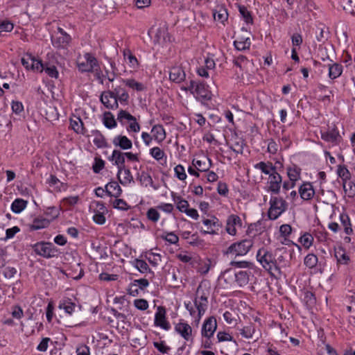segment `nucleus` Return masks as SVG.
Here are the masks:
<instances>
[{
    "instance_id": "31",
    "label": "nucleus",
    "mask_w": 355,
    "mask_h": 355,
    "mask_svg": "<svg viewBox=\"0 0 355 355\" xmlns=\"http://www.w3.org/2000/svg\"><path fill=\"white\" fill-rule=\"evenodd\" d=\"M214 18L215 21H220L223 24L228 18V13L224 8H219L214 12Z\"/></svg>"
},
{
    "instance_id": "63",
    "label": "nucleus",
    "mask_w": 355,
    "mask_h": 355,
    "mask_svg": "<svg viewBox=\"0 0 355 355\" xmlns=\"http://www.w3.org/2000/svg\"><path fill=\"white\" fill-rule=\"evenodd\" d=\"M154 346L157 350L164 354H167L170 350V347L166 346L164 341H161L160 343L155 342Z\"/></svg>"
},
{
    "instance_id": "39",
    "label": "nucleus",
    "mask_w": 355,
    "mask_h": 355,
    "mask_svg": "<svg viewBox=\"0 0 355 355\" xmlns=\"http://www.w3.org/2000/svg\"><path fill=\"white\" fill-rule=\"evenodd\" d=\"M138 179L142 185L145 187H148V185L153 187V179L147 173L142 171L139 174Z\"/></svg>"
},
{
    "instance_id": "8",
    "label": "nucleus",
    "mask_w": 355,
    "mask_h": 355,
    "mask_svg": "<svg viewBox=\"0 0 355 355\" xmlns=\"http://www.w3.org/2000/svg\"><path fill=\"white\" fill-rule=\"evenodd\" d=\"M71 40V36L60 27L58 28V32L51 36L52 44L57 49L67 48Z\"/></svg>"
},
{
    "instance_id": "37",
    "label": "nucleus",
    "mask_w": 355,
    "mask_h": 355,
    "mask_svg": "<svg viewBox=\"0 0 355 355\" xmlns=\"http://www.w3.org/2000/svg\"><path fill=\"white\" fill-rule=\"evenodd\" d=\"M173 200L177 205V209L181 212H185L189 208V202L186 200L182 199L180 196H173Z\"/></svg>"
},
{
    "instance_id": "6",
    "label": "nucleus",
    "mask_w": 355,
    "mask_h": 355,
    "mask_svg": "<svg viewBox=\"0 0 355 355\" xmlns=\"http://www.w3.org/2000/svg\"><path fill=\"white\" fill-rule=\"evenodd\" d=\"M35 253L46 259L55 257L58 254V248L51 243L40 242L33 245Z\"/></svg>"
},
{
    "instance_id": "7",
    "label": "nucleus",
    "mask_w": 355,
    "mask_h": 355,
    "mask_svg": "<svg viewBox=\"0 0 355 355\" xmlns=\"http://www.w3.org/2000/svg\"><path fill=\"white\" fill-rule=\"evenodd\" d=\"M250 274L248 271L241 270L239 272H235L232 269L226 270L223 273V277H225V281L227 279H230L232 277L234 278V282L239 287H243L247 285L250 280Z\"/></svg>"
},
{
    "instance_id": "22",
    "label": "nucleus",
    "mask_w": 355,
    "mask_h": 355,
    "mask_svg": "<svg viewBox=\"0 0 355 355\" xmlns=\"http://www.w3.org/2000/svg\"><path fill=\"white\" fill-rule=\"evenodd\" d=\"M106 193L110 196L118 198L122 193V189L116 182L112 181L105 186Z\"/></svg>"
},
{
    "instance_id": "11",
    "label": "nucleus",
    "mask_w": 355,
    "mask_h": 355,
    "mask_svg": "<svg viewBox=\"0 0 355 355\" xmlns=\"http://www.w3.org/2000/svg\"><path fill=\"white\" fill-rule=\"evenodd\" d=\"M125 153H122L118 150H114L111 157L109 159L112 162H114V164L118 167V173L117 176H119L122 174L123 170L125 167Z\"/></svg>"
},
{
    "instance_id": "59",
    "label": "nucleus",
    "mask_w": 355,
    "mask_h": 355,
    "mask_svg": "<svg viewBox=\"0 0 355 355\" xmlns=\"http://www.w3.org/2000/svg\"><path fill=\"white\" fill-rule=\"evenodd\" d=\"M134 305L141 311H145L148 307V302L144 299H137L134 301Z\"/></svg>"
},
{
    "instance_id": "41",
    "label": "nucleus",
    "mask_w": 355,
    "mask_h": 355,
    "mask_svg": "<svg viewBox=\"0 0 355 355\" xmlns=\"http://www.w3.org/2000/svg\"><path fill=\"white\" fill-rule=\"evenodd\" d=\"M250 44V37H245L243 42H240L239 40H235L234 42V45L235 48L239 51H244L246 49H249Z\"/></svg>"
},
{
    "instance_id": "27",
    "label": "nucleus",
    "mask_w": 355,
    "mask_h": 355,
    "mask_svg": "<svg viewBox=\"0 0 355 355\" xmlns=\"http://www.w3.org/2000/svg\"><path fill=\"white\" fill-rule=\"evenodd\" d=\"M152 136L158 142H162L166 138L165 130L162 125H155L151 130Z\"/></svg>"
},
{
    "instance_id": "14",
    "label": "nucleus",
    "mask_w": 355,
    "mask_h": 355,
    "mask_svg": "<svg viewBox=\"0 0 355 355\" xmlns=\"http://www.w3.org/2000/svg\"><path fill=\"white\" fill-rule=\"evenodd\" d=\"M175 330L181 335L186 340H192V328L186 322H179L175 324Z\"/></svg>"
},
{
    "instance_id": "17",
    "label": "nucleus",
    "mask_w": 355,
    "mask_h": 355,
    "mask_svg": "<svg viewBox=\"0 0 355 355\" xmlns=\"http://www.w3.org/2000/svg\"><path fill=\"white\" fill-rule=\"evenodd\" d=\"M196 98L201 101H209L211 98V93L208 87L203 83H199L196 85L195 93Z\"/></svg>"
},
{
    "instance_id": "18",
    "label": "nucleus",
    "mask_w": 355,
    "mask_h": 355,
    "mask_svg": "<svg viewBox=\"0 0 355 355\" xmlns=\"http://www.w3.org/2000/svg\"><path fill=\"white\" fill-rule=\"evenodd\" d=\"M299 193L303 200H309L313 197L315 191L310 182H305L300 187Z\"/></svg>"
},
{
    "instance_id": "46",
    "label": "nucleus",
    "mask_w": 355,
    "mask_h": 355,
    "mask_svg": "<svg viewBox=\"0 0 355 355\" xmlns=\"http://www.w3.org/2000/svg\"><path fill=\"white\" fill-rule=\"evenodd\" d=\"M318 263V257L313 254H309L304 258V264L310 268H314Z\"/></svg>"
},
{
    "instance_id": "54",
    "label": "nucleus",
    "mask_w": 355,
    "mask_h": 355,
    "mask_svg": "<svg viewBox=\"0 0 355 355\" xmlns=\"http://www.w3.org/2000/svg\"><path fill=\"white\" fill-rule=\"evenodd\" d=\"M146 216L148 219L153 223L157 222L159 218V213L155 208L149 209L147 211Z\"/></svg>"
},
{
    "instance_id": "21",
    "label": "nucleus",
    "mask_w": 355,
    "mask_h": 355,
    "mask_svg": "<svg viewBox=\"0 0 355 355\" xmlns=\"http://www.w3.org/2000/svg\"><path fill=\"white\" fill-rule=\"evenodd\" d=\"M193 165L199 171H207L211 166V161L207 157H202V159H193Z\"/></svg>"
},
{
    "instance_id": "48",
    "label": "nucleus",
    "mask_w": 355,
    "mask_h": 355,
    "mask_svg": "<svg viewBox=\"0 0 355 355\" xmlns=\"http://www.w3.org/2000/svg\"><path fill=\"white\" fill-rule=\"evenodd\" d=\"M135 266L141 273H144L148 270L149 271L150 270L147 263L145 261L141 260V259H136L135 261Z\"/></svg>"
},
{
    "instance_id": "64",
    "label": "nucleus",
    "mask_w": 355,
    "mask_h": 355,
    "mask_svg": "<svg viewBox=\"0 0 355 355\" xmlns=\"http://www.w3.org/2000/svg\"><path fill=\"white\" fill-rule=\"evenodd\" d=\"M279 232L282 236L286 237L291 234L292 227L290 225L284 224L280 226Z\"/></svg>"
},
{
    "instance_id": "55",
    "label": "nucleus",
    "mask_w": 355,
    "mask_h": 355,
    "mask_svg": "<svg viewBox=\"0 0 355 355\" xmlns=\"http://www.w3.org/2000/svg\"><path fill=\"white\" fill-rule=\"evenodd\" d=\"M128 123L129 124L127 127L128 131L138 132L140 130V125L137 122V119L134 116H132V120H130Z\"/></svg>"
},
{
    "instance_id": "49",
    "label": "nucleus",
    "mask_w": 355,
    "mask_h": 355,
    "mask_svg": "<svg viewBox=\"0 0 355 355\" xmlns=\"http://www.w3.org/2000/svg\"><path fill=\"white\" fill-rule=\"evenodd\" d=\"M44 69V66L41 60H37L33 56V61L31 63V69L33 71L42 72Z\"/></svg>"
},
{
    "instance_id": "25",
    "label": "nucleus",
    "mask_w": 355,
    "mask_h": 355,
    "mask_svg": "<svg viewBox=\"0 0 355 355\" xmlns=\"http://www.w3.org/2000/svg\"><path fill=\"white\" fill-rule=\"evenodd\" d=\"M111 93L113 94V96L116 98V101H119L120 102H127L129 98V95L128 92L121 87V86L116 87Z\"/></svg>"
},
{
    "instance_id": "13",
    "label": "nucleus",
    "mask_w": 355,
    "mask_h": 355,
    "mask_svg": "<svg viewBox=\"0 0 355 355\" xmlns=\"http://www.w3.org/2000/svg\"><path fill=\"white\" fill-rule=\"evenodd\" d=\"M100 100L107 109L114 110L119 106L118 101L110 90L103 92L101 95Z\"/></svg>"
},
{
    "instance_id": "28",
    "label": "nucleus",
    "mask_w": 355,
    "mask_h": 355,
    "mask_svg": "<svg viewBox=\"0 0 355 355\" xmlns=\"http://www.w3.org/2000/svg\"><path fill=\"white\" fill-rule=\"evenodd\" d=\"M92 135L94 137L93 142L98 148H105L107 146V141L99 130H92Z\"/></svg>"
},
{
    "instance_id": "15",
    "label": "nucleus",
    "mask_w": 355,
    "mask_h": 355,
    "mask_svg": "<svg viewBox=\"0 0 355 355\" xmlns=\"http://www.w3.org/2000/svg\"><path fill=\"white\" fill-rule=\"evenodd\" d=\"M236 226H241V220L236 215H230L226 223V231L230 235H235L236 234Z\"/></svg>"
},
{
    "instance_id": "51",
    "label": "nucleus",
    "mask_w": 355,
    "mask_h": 355,
    "mask_svg": "<svg viewBox=\"0 0 355 355\" xmlns=\"http://www.w3.org/2000/svg\"><path fill=\"white\" fill-rule=\"evenodd\" d=\"M150 155L157 161L162 159L165 155L164 152L159 147H154L150 150Z\"/></svg>"
},
{
    "instance_id": "35",
    "label": "nucleus",
    "mask_w": 355,
    "mask_h": 355,
    "mask_svg": "<svg viewBox=\"0 0 355 355\" xmlns=\"http://www.w3.org/2000/svg\"><path fill=\"white\" fill-rule=\"evenodd\" d=\"M343 187L345 192L349 198L355 196V184L350 180L343 182Z\"/></svg>"
},
{
    "instance_id": "20",
    "label": "nucleus",
    "mask_w": 355,
    "mask_h": 355,
    "mask_svg": "<svg viewBox=\"0 0 355 355\" xmlns=\"http://www.w3.org/2000/svg\"><path fill=\"white\" fill-rule=\"evenodd\" d=\"M115 146H119L123 150L130 149L132 146V143L126 136L119 135L114 138L112 141Z\"/></svg>"
},
{
    "instance_id": "2",
    "label": "nucleus",
    "mask_w": 355,
    "mask_h": 355,
    "mask_svg": "<svg viewBox=\"0 0 355 355\" xmlns=\"http://www.w3.org/2000/svg\"><path fill=\"white\" fill-rule=\"evenodd\" d=\"M293 253V250L285 247L277 248L275 250V272L280 273L282 268L290 266Z\"/></svg>"
},
{
    "instance_id": "32",
    "label": "nucleus",
    "mask_w": 355,
    "mask_h": 355,
    "mask_svg": "<svg viewBox=\"0 0 355 355\" xmlns=\"http://www.w3.org/2000/svg\"><path fill=\"white\" fill-rule=\"evenodd\" d=\"M121 82L125 84L130 88L135 89L137 92H141L145 89L144 85L139 82H137L135 79H122Z\"/></svg>"
},
{
    "instance_id": "34",
    "label": "nucleus",
    "mask_w": 355,
    "mask_h": 355,
    "mask_svg": "<svg viewBox=\"0 0 355 355\" xmlns=\"http://www.w3.org/2000/svg\"><path fill=\"white\" fill-rule=\"evenodd\" d=\"M340 220L341 225L344 227V231L347 234H350L352 233V229L351 227V223L349 217L346 214H341L340 216Z\"/></svg>"
},
{
    "instance_id": "36",
    "label": "nucleus",
    "mask_w": 355,
    "mask_h": 355,
    "mask_svg": "<svg viewBox=\"0 0 355 355\" xmlns=\"http://www.w3.org/2000/svg\"><path fill=\"white\" fill-rule=\"evenodd\" d=\"M46 118L49 121L58 120L59 114L54 106H49L46 110Z\"/></svg>"
},
{
    "instance_id": "43",
    "label": "nucleus",
    "mask_w": 355,
    "mask_h": 355,
    "mask_svg": "<svg viewBox=\"0 0 355 355\" xmlns=\"http://www.w3.org/2000/svg\"><path fill=\"white\" fill-rule=\"evenodd\" d=\"M316 39L318 42L324 43L329 37V31L323 28H318L316 31Z\"/></svg>"
},
{
    "instance_id": "16",
    "label": "nucleus",
    "mask_w": 355,
    "mask_h": 355,
    "mask_svg": "<svg viewBox=\"0 0 355 355\" xmlns=\"http://www.w3.org/2000/svg\"><path fill=\"white\" fill-rule=\"evenodd\" d=\"M321 138L328 142L338 144L341 139L340 135L336 128L329 129L326 132H321Z\"/></svg>"
},
{
    "instance_id": "44",
    "label": "nucleus",
    "mask_w": 355,
    "mask_h": 355,
    "mask_svg": "<svg viewBox=\"0 0 355 355\" xmlns=\"http://www.w3.org/2000/svg\"><path fill=\"white\" fill-rule=\"evenodd\" d=\"M299 241L305 248L308 249L313 243V237L311 234L305 233L300 238Z\"/></svg>"
},
{
    "instance_id": "30",
    "label": "nucleus",
    "mask_w": 355,
    "mask_h": 355,
    "mask_svg": "<svg viewBox=\"0 0 355 355\" xmlns=\"http://www.w3.org/2000/svg\"><path fill=\"white\" fill-rule=\"evenodd\" d=\"M27 205V201L21 199H15L11 205V210L16 214L21 212Z\"/></svg>"
},
{
    "instance_id": "62",
    "label": "nucleus",
    "mask_w": 355,
    "mask_h": 355,
    "mask_svg": "<svg viewBox=\"0 0 355 355\" xmlns=\"http://www.w3.org/2000/svg\"><path fill=\"white\" fill-rule=\"evenodd\" d=\"M105 163L104 161L101 159H95V162L92 166L93 171L94 173H99L104 167Z\"/></svg>"
},
{
    "instance_id": "57",
    "label": "nucleus",
    "mask_w": 355,
    "mask_h": 355,
    "mask_svg": "<svg viewBox=\"0 0 355 355\" xmlns=\"http://www.w3.org/2000/svg\"><path fill=\"white\" fill-rule=\"evenodd\" d=\"M160 237L171 244H176L179 241L178 236L173 232L168 233L166 235L162 234Z\"/></svg>"
},
{
    "instance_id": "50",
    "label": "nucleus",
    "mask_w": 355,
    "mask_h": 355,
    "mask_svg": "<svg viewBox=\"0 0 355 355\" xmlns=\"http://www.w3.org/2000/svg\"><path fill=\"white\" fill-rule=\"evenodd\" d=\"M203 223L207 226V230L202 231L204 234H216L215 230L213 229V227L216 226V223L211 220L205 219L203 220Z\"/></svg>"
},
{
    "instance_id": "53",
    "label": "nucleus",
    "mask_w": 355,
    "mask_h": 355,
    "mask_svg": "<svg viewBox=\"0 0 355 355\" xmlns=\"http://www.w3.org/2000/svg\"><path fill=\"white\" fill-rule=\"evenodd\" d=\"M335 256L337 259L338 263L346 264L349 261L348 256L346 255L345 252L342 249H339L338 251L335 252Z\"/></svg>"
},
{
    "instance_id": "33",
    "label": "nucleus",
    "mask_w": 355,
    "mask_h": 355,
    "mask_svg": "<svg viewBox=\"0 0 355 355\" xmlns=\"http://www.w3.org/2000/svg\"><path fill=\"white\" fill-rule=\"evenodd\" d=\"M76 307V304L72 302L69 299L63 300L59 304L60 309H64V311L71 315Z\"/></svg>"
},
{
    "instance_id": "3",
    "label": "nucleus",
    "mask_w": 355,
    "mask_h": 355,
    "mask_svg": "<svg viewBox=\"0 0 355 355\" xmlns=\"http://www.w3.org/2000/svg\"><path fill=\"white\" fill-rule=\"evenodd\" d=\"M257 259L265 270L270 272H275V252L261 248L257 253Z\"/></svg>"
},
{
    "instance_id": "60",
    "label": "nucleus",
    "mask_w": 355,
    "mask_h": 355,
    "mask_svg": "<svg viewBox=\"0 0 355 355\" xmlns=\"http://www.w3.org/2000/svg\"><path fill=\"white\" fill-rule=\"evenodd\" d=\"M14 28L13 24L9 21H3L0 23V33L1 32H10Z\"/></svg>"
},
{
    "instance_id": "56",
    "label": "nucleus",
    "mask_w": 355,
    "mask_h": 355,
    "mask_svg": "<svg viewBox=\"0 0 355 355\" xmlns=\"http://www.w3.org/2000/svg\"><path fill=\"white\" fill-rule=\"evenodd\" d=\"M175 176L180 180H184L187 178L184 168L181 165H177L174 168Z\"/></svg>"
},
{
    "instance_id": "38",
    "label": "nucleus",
    "mask_w": 355,
    "mask_h": 355,
    "mask_svg": "<svg viewBox=\"0 0 355 355\" xmlns=\"http://www.w3.org/2000/svg\"><path fill=\"white\" fill-rule=\"evenodd\" d=\"M338 175L342 179L343 182L350 180L351 173L344 165H339L337 169Z\"/></svg>"
},
{
    "instance_id": "47",
    "label": "nucleus",
    "mask_w": 355,
    "mask_h": 355,
    "mask_svg": "<svg viewBox=\"0 0 355 355\" xmlns=\"http://www.w3.org/2000/svg\"><path fill=\"white\" fill-rule=\"evenodd\" d=\"M230 265L232 266H234L239 268H253L254 263L250 261H232L230 262Z\"/></svg>"
},
{
    "instance_id": "5",
    "label": "nucleus",
    "mask_w": 355,
    "mask_h": 355,
    "mask_svg": "<svg viewBox=\"0 0 355 355\" xmlns=\"http://www.w3.org/2000/svg\"><path fill=\"white\" fill-rule=\"evenodd\" d=\"M268 216L270 220H276L287 209V203L282 198L271 196Z\"/></svg>"
},
{
    "instance_id": "45",
    "label": "nucleus",
    "mask_w": 355,
    "mask_h": 355,
    "mask_svg": "<svg viewBox=\"0 0 355 355\" xmlns=\"http://www.w3.org/2000/svg\"><path fill=\"white\" fill-rule=\"evenodd\" d=\"M122 173H123V179H121L120 177L118 178L121 184L125 185L133 181V177L128 168H125V167H124Z\"/></svg>"
},
{
    "instance_id": "42",
    "label": "nucleus",
    "mask_w": 355,
    "mask_h": 355,
    "mask_svg": "<svg viewBox=\"0 0 355 355\" xmlns=\"http://www.w3.org/2000/svg\"><path fill=\"white\" fill-rule=\"evenodd\" d=\"M240 333L245 338H252L256 333V329L253 325H249L241 329Z\"/></svg>"
},
{
    "instance_id": "61",
    "label": "nucleus",
    "mask_w": 355,
    "mask_h": 355,
    "mask_svg": "<svg viewBox=\"0 0 355 355\" xmlns=\"http://www.w3.org/2000/svg\"><path fill=\"white\" fill-rule=\"evenodd\" d=\"M287 174L289 180L295 182L298 180L300 177V173L295 168H288Z\"/></svg>"
},
{
    "instance_id": "23",
    "label": "nucleus",
    "mask_w": 355,
    "mask_h": 355,
    "mask_svg": "<svg viewBox=\"0 0 355 355\" xmlns=\"http://www.w3.org/2000/svg\"><path fill=\"white\" fill-rule=\"evenodd\" d=\"M330 63L327 64L329 69V77L331 79H335L341 75L343 67L341 64L338 63H333L332 60H330Z\"/></svg>"
},
{
    "instance_id": "24",
    "label": "nucleus",
    "mask_w": 355,
    "mask_h": 355,
    "mask_svg": "<svg viewBox=\"0 0 355 355\" xmlns=\"http://www.w3.org/2000/svg\"><path fill=\"white\" fill-rule=\"evenodd\" d=\"M49 224V220L42 217H37L34 218L33 223L29 225V227L31 230H37L47 227Z\"/></svg>"
},
{
    "instance_id": "19",
    "label": "nucleus",
    "mask_w": 355,
    "mask_h": 355,
    "mask_svg": "<svg viewBox=\"0 0 355 355\" xmlns=\"http://www.w3.org/2000/svg\"><path fill=\"white\" fill-rule=\"evenodd\" d=\"M185 72L181 67L175 66L171 68L169 73L171 80L175 83H180L185 79Z\"/></svg>"
},
{
    "instance_id": "1",
    "label": "nucleus",
    "mask_w": 355,
    "mask_h": 355,
    "mask_svg": "<svg viewBox=\"0 0 355 355\" xmlns=\"http://www.w3.org/2000/svg\"><path fill=\"white\" fill-rule=\"evenodd\" d=\"M254 168L269 175L267 191L273 194H278L282 187V178L277 173L276 167L270 162H260L254 165Z\"/></svg>"
},
{
    "instance_id": "4",
    "label": "nucleus",
    "mask_w": 355,
    "mask_h": 355,
    "mask_svg": "<svg viewBox=\"0 0 355 355\" xmlns=\"http://www.w3.org/2000/svg\"><path fill=\"white\" fill-rule=\"evenodd\" d=\"M253 246V241L250 239H243L239 242L232 243L227 249L225 254L232 256L241 257L248 254Z\"/></svg>"
},
{
    "instance_id": "26",
    "label": "nucleus",
    "mask_w": 355,
    "mask_h": 355,
    "mask_svg": "<svg viewBox=\"0 0 355 355\" xmlns=\"http://www.w3.org/2000/svg\"><path fill=\"white\" fill-rule=\"evenodd\" d=\"M70 124L72 129L78 134L85 135L86 130L83 126V122L80 117L75 116L74 119H70Z\"/></svg>"
},
{
    "instance_id": "58",
    "label": "nucleus",
    "mask_w": 355,
    "mask_h": 355,
    "mask_svg": "<svg viewBox=\"0 0 355 355\" xmlns=\"http://www.w3.org/2000/svg\"><path fill=\"white\" fill-rule=\"evenodd\" d=\"M194 303L195 306L198 309V317L199 320L201 315H202L205 313L207 304L199 302L197 300V299L195 300Z\"/></svg>"
},
{
    "instance_id": "29",
    "label": "nucleus",
    "mask_w": 355,
    "mask_h": 355,
    "mask_svg": "<svg viewBox=\"0 0 355 355\" xmlns=\"http://www.w3.org/2000/svg\"><path fill=\"white\" fill-rule=\"evenodd\" d=\"M103 123L104 125L109 129L114 128L117 125L114 115L110 112H105L104 113Z\"/></svg>"
},
{
    "instance_id": "40",
    "label": "nucleus",
    "mask_w": 355,
    "mask_h": 355,
    "mask_svg": "<svg viewBox=\"0 0 355 355\" xmlns=\"http://www.w3.org/2000/svg\"><path fill=\"white\" fill-rule=\"evenodd\" d=\"M132 115L125 110H120L117 115V120L122 124L128 123L130 120H132Z\"/></svg>"
},
{
    "instance_id": "52",
    "label": "nucleus",
    "mask_w": 355,
    "mask_h": 355,
    "mask_svg": "<svg viewBox=\"0 0 355 355\" xmlns=\"http://www.w3.org/2000/svg\"><path fill=\"white\" fill-rule=\"evenodd\" d=\"M239 12L247 24L252 23L253 20H252L251 13L248 10L246 7L240 6L239 7Z\"/></svg>"
},
{
    "instance_id": "12",
    "label": "nucleus",
    "mask_w": 355,
    "mask_h": 355,
    "mask_svg": "<svg viewBox=\"0 0 355 355\" xmlns=\"http://www.w3.org/2000/svg\"><path fill=\"white\" fill-rule=\"evenodd\" d=\"M155 324L164 330H168L171 328L170 324L166 320V309L163 306L157 308L155 315Z\"/></svg>"
},
{
    "instance_id": "9",
    "label": "nucleus",
    "mask_w": 355,
    "mask_h": 355,
    "mask_svg": "<svg viewBox=\"0 0 355 355\" xmlns=\"http://www.w3.org/2000/svg\"><path fill=\"white\" fill-rule=\"evenodd\" d=\"M85 60L78 62V67L81 72H92L98 67L96 58L91 53L84 55Z\"/></svg>"
},
{
    "instance_id": "10",
    "label": "nucleus",
    "mask_w": 355,
    "mask_h": 355,
    "mask_svg": "<svg viewBox=\"0 0 355 355\" xmlns=\"http://www.w3.org/2000/svg\"><path fill=\"white\" fill-rule=\"evenodd\" d=\"M217 328L216 320L214 317L208 318L202 327V336L210 338L213 336Z\"/></svg>"
}]
</instances>
